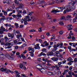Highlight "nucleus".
<instances>
[{
    "label": "nucleus",
    "instance_id": "f257e3e1",
    "mask_svg": "<svg viewBox=\"0 0 77 77\" xmlns=\"http://www.w3.org/2000/svg\"><path fill=\"white\" fill-rule=\"evenodd\" d=\"M60 9L61 10H63V9H66V10L67 12H69L70 11H71V7H70V5H67L65 7H60Z\"/></svg>",
    "mask_w": 77,
    "mask_h": 77
},
{
    "label": "nucleus",
    "instance_id": "f03ea898",
    "mask_svg": "<svg viewBox=\"0 0 77 77\" xmlns=\"http://www.w3.org/2000/svg\"><path fill=\"white\" fill-rule=\"evenodd\" d=\"M1 71H7L6 72V73H7V74H8L9 72H11V73H13V71H11V70H9V69H4L3 68H1Z\"/></svg>",
    "mask_w": 77,
    "mask_h": 77
},
{
    "label": "nucleus",
    "instance_id": "7ed1b4c3",
    "mask_svg": "<svg viewBox=\"0 0 77 77\" xmlns=\"http://www.w3.org/2000/svg\"><path fill=\"white\" fill-rule=\"evenodd\" d=\"M8 35L9 38H11V39H12L14 38V35L13 33L11 34L10 33H8Z\"/></svg>",
    "mask_w": 77,
    "mask_h": 77
},
{
    "label": "nucleus",
    "instance_id": "20e7f679",
    "mask_svg": "<svg viewBox=\"0 0 77 77\" xmlns=\"http://www.w3.org/2000/svg\"><path fill=\"white\" fill-rule=\"evenodd\" d=\"M21 15L20 14V13H18L16 15V19L17 20H21V19L20 18H21L22 17Z\"/></svg>",
    "mask_w": 77,
    "mask_h": 77
},
{
    "label": "nucleus",
    "instance_id": "39448f33",
    "mask_svg": "<svg viewBox=\"0 0 77 77\" xmlns=\"http://www.w3.org/2000/svg\"><path fill=\"white\" fill-rule=\"evenodd\" d=\"M5 56L6 57H7L8 59H9L10 60H14V57H10L9 55L6 54L5 55Z\"/></svg>",
    "mask_w": 77,
    "mask_h": 77
},
{
    "label": "nucleus",
    "instance_id": "423d86ee",
    "mask_svg": "<svg viewBox=\"0 0 77 77\" xmlns=\"http://www.w3.org/2000/svg\"><path fill=\"white\" fill-rule=\"evenodd\" d=\"M54 53L52 52L49 51L47 53V55L48 56H53Z\"/></svg>",
    "mask_w": 77,
    "mask_h": 77
},
{
    "label": "nucleus",
    "instance_id": "0eeeda50",
    "mask_svg": "<svg viewBox=\"0 0 77 77\" xmlns=\"http://www.w3.org/2000/svg\"><path fill=\"white\" fill-rule=\"evenodd\" d=\"M71 26H72V25L71 24H69L67 26V29H68V30H71L72 29V28L71 27Z\"/></svg>",
    "mask_w": 77,
    "mask_h": 77
},
{
    "label": "nucleus",
    "instance_id": "6e6552de",
    "mask_svg": "<svg viewBox=\"0 0 77 77\" xmlns=\"http://www.w3.org/2000/svg\"><path fill=\"white\" fill-rule=\"evenodd\" d=\"M52 60L54 61V62H56L58 60V58L57 57H53L51 59Z\"/></svg>",
    "mask_w": 77,
    "mask_h": 77
},
{
    "label": "nucleus",
    "instance_id": "1a4fd4ad",
    "mask_svg": "<svg viewBox=\"0 0 77 77\" xmlns=\"http://www.w3.org/2000/svg\"><path fill=\"white\" fill-rule=\"evenodd\" d=\"M60 12V11H57V10H54L52 11H51V13L56 14V13H57V12Z\"/></svg>",
    "mask_w": 77,
    "mask_h": 77
},
{
    "label": "nucleus",
    "instance_id": "9d476101",
    "mask_svg": "<svg viewBox=\"0 0 77 77\" xmlns=\"http://www.w3.org/2000/svg\"><path fill=\"white\" fill-rule=\"evenodd\" d=\"M30 18H31V19H28V21H30L31 20H32V21H35V17H33V16H31L30 17Z\"/></svg>",
    "mask_w": 77,
    "mask_h": 77
},
{
    "label": "nucleus",
    "instance_id": "9b49d317",
    "mask_svg": "<svg viewBox=\"0 0 77 77\" xmlns=\"http://www.w3.org/2000/svg\"><path fill=\"white\" fill-rule=\"evenodd\" d=\"M66 20H70V19L71 18V15H67L66 17Z\"/></svg>",
    "mask_w": 77,
    "mask_h": 77
},
{
    "label": "nucleus",
    "instance_id": "f8f14e48",
    "mask_svg": "<svg viewBox=\"0 0 77 77\" xmlns=\"http://www.w3.org/2000/svg\"><path fill=\"white\" fill-rule=\"evenodd\" d=\"M39 44H38L37 45L35 46V47H34L35 49H40V47L39 46Z\"/></svg>",
    "mask_w": 77,
    "mask_h": 77
},
{
    "label": "nucleus",
    "instance_id": "ddd939ff",
    "mask_svg": "<svg viewBox=\"0 0 77 77\" xmlns=\"http://www.w3.org/2000/svg\"><path fill=\"white\" fill-rule=\"evenodd\" d=\"M23 21L24 22V24L25 25H27V24H28V23H27V19H26V18L24 19Z\"/></svg>",
    "mask_w": 77,
    "mask_h": 77
},
{
    "label": "nucleus",
    "instance_id": "4468645a",
    "mask_svg": "<svg viewBox=\"0 0 77 77\" xmlns=\"http://www.w3.org/2000/svg\"><path fill=\"white\" fill-rule=\"evenodd\" d=\"M60 54V53L59 51H56L54 53V54H55V55H57V57H58V56H59V55Z\"/></svg>",
    "mask_w": 77,
    "mask_h": 77
},
{
    "label": "nucleus",
    "instance_id": "2eb2a0df",
    "mask_svg": "<svg viewBox=\"0 0 77 77\" xmlns=\"http://www.w3.org/2000/svg\"><path fill=\"white\" fill-rule=\"evenodd\" d=\"M0 29H2V30L4 32H5H5H7V31H8L7 30L6 31V29H5V28H3V26H1Z\"/></svg>",
    "mask_w": 77,
    "mask_h": 77
},
{
    "label": "nucleus",
    "instance_id": "dca6fc26",
    "mask_svg": "<svg viewBox=\"0 0 77 77\" xmlns=\"http://www.w3.org/2000/svg\"><path fill=\"white\" fill-rule=\"evenodd\" d=\"M69 71V70L68 69H67L66 70H64V72L63 73V75H65V73H67Z\"/></svg>",
    "mask_w": 77,
    "mask_h": 77
},
{
    "label": "nucleus",
    "instance_id": "f3484780",
    "mask_svg": "<svg viewBox=\"0 0 77 77\" xmlns=\"http://www.w3.org/2000/svg\"><path fill=\"white\" fill-rule=\"evenodd\" d=\"M39 56L41 57V56H42H42H45L46 54H45L43 52H42L40 54H39Z\"/></svg>",
    "mask_w": 77,
    "mask_h": 77
},
{
    "label": "nucleus",
    "instance_id": "a211bd4d",
    "mask_svg": "<svg viewBox=\"0 0 77 77\" xmlns=\"http://www.w3.org/2000/svg\"><path fill=\"white\" fill-rule=\"evenodd\" d=\"M5 3L7 4H11V1L10 0H7L5 2Z\"/></svg>",
    "mask_w": 77,
    "mask_h": 77
},
{
    "label": "nucleus",
    "instance_id": "6ab92c4d",
    "mask_svg": "<svg viewBox=\"0 0 77 77\" xmlns=\"http://www.w3.org/2000/svg\"><path fill=\"white\" fill-rule=\"evenodd\" d=\"M42 65L40 64H38V65H36V67L37 68V69H39V68H40V67H41V66H42Z\"/></svg>",
    "mask_w": 77,
    "mask_h": 77
},
{
    "label": "nucleus",
    "instance_id": "aec40b11",
    "mask_svg": "<svg viewBox=\"0 0 77 77\" xmlns=\"http://www.w3.org/2000/svg\"><path fill=\"white\" fill-rule=\"evenodd\" d=\"M72 72H71V71H70L68 72V73L69 74V76H70V77H72V75H71V74H72Z\"/></svg>",
    "mask_w": 77,
    "mask_h": 77
},
{
    "label": "nucleus",
    "instance_id": "412c9836",
    "mask_svg": "<svg viewBox=\"0 0 77 77\" xmlns=\"http://www.w3.org/2000/svg\"><path fill=\"white\" fill-rule=\"evenodd\" d=\"M19 5V8H22L24 6V5L21 3Z\"/></svg>",
    "mask_w": 77,
    "mask_h": 77
},
{
    "label": "nucleus",
    "instance_id": "4be33fe9",
    "mask_svg": "<svg viewBox=\"0 0 77 77\" xmlns=\"http://www.w3.org/2000/svg\"><path fill=\"white\" fill-rule=\"evenodd\" d=\"M48 74L49 75H53V73L50 72H48Z\"/></svg>",
    "mask_w": 77,
    "mask_h": 77
},
{
    "label": "nucleus",
    "instance_id": "5701e85b",
    "mask_svg": "<svg viewBox=\"0 0 77 77\" xmlns=\"http://www.w3.org/2000/svg\"><path fill=\"white\" fill-rule=\"evenodd\" d=\"M70 8L71 9V10H74L75 9V7L74 6V5H72L70 7Z\"/></svg>",
    "mask_w": 77,
    "mask_h": 77
},
{
    "label": "nucleus",
    "instance_id": "b1692460",
    "mask_svg": "<svg viewBox=\"0 0 77 77\" xmlns=\"http://www.w3.org/2000/svg\"><path fill=\"white\" fill-rule=\"evenodd\" d=\"M61 64H62V62H60L58 63V65H57V66H59V67H62V65H61Z\"/></svg>",
    "mask_w": 77,
    "mask_h": 77
},
{
    "label": "nucleus",
    "instance_id": "393cba45",
    "mask_svg": "<svg viewBox=\"0 0 77 77\" xmlns=\"http://www.w3.org/2000/svg\"><path fill=\"white\" fill-rule=\"evenodd\" d=\"M72 15H73V16L74 17H77V14L76 13H75V11H74L73 12V13Z\"/></svg>",
    "mask_w": 77,
    "mask_h": 77
},
{
    "label": "nucleus",
    "instance_id": "a878e982",
    "mask_svg": "<svg viewBox=\"0 0 77 77\" xmlns=\"http://www.w3.org/2000/svg\"><path fill=\"white\" fill-rule=\"evenodd\" d=\"M14 2L16 5H18L19 4V1H17V0H15L14 1Z\"/></svg>",
    "mask_w": 77,
    "mask_h": 77
},
{
    "label": "nucleus",
    "instance_id": "bb28decb",
    "mask_svg": "<svg viewBox=\"0 0 77 77\" xmlns=\"http://www.w3.org/2000/svg\"><path fill=\"white\" fill-rule=\"evenodd\" d=\"M5 42H8V41H9V39H8V38L7 37H5Z\"/></svg>",
    "mask_w": 77,
    "mask_h": 77
},
{
    "label": "nucleus",
    "instance_id": "cd10ccee",
    "mask_svg": "<svg viewBox=\"0 0 77 77\" xmlns=\"http://www.w3.org/2000/svg\"><path fill=\"white\" fill-rule=\"evenodd\" d=\"M28 14H27V15H32V14L33 13V12L32 11L31 12H29L28 11Z\"/></svg>",
    "mask_w": 77,
    "mask_h": 77
},
{
    "label": "nucleus",
    "instance_id": "c85d7f7f",
    "mask_svg": "<svg viewBox=\"0 0 77 77\" xmlns=\"http://www.w3.org/2000/svg\"><path fill=\"white\" fill-rule=\"evenodd\" d=\"M15 25L16 26V28H18V27H19V26H18V24L17 23H14Z\"/></svg>",
    "mask_w": 77,
    "mask_h": 77
},
{
    "label": "nucleus",
    "instance_id": "c756f323",
    "mask_svg": "<svg viewBox=\"0 0 77 77\" xmlns=\"http://www.w3.org/2000/svg\"><path fill=\"white\" fill-rule=\"evenodd\" d=\"M2 12L4 13V14L5 15H6L7 14H8V13H7V12H6V11L5 10H2Z\"/></svg>",
    "mask_w": 77,
    "mask_h": 77
},
{
    "label": "nucleus",
    "instance_id": "7c9ffc66",
    "mask_svg": "<svg viewBox=\"0 0 77 77\" xmlns=\"http://www.w3.org/2000/svg\"><path fill=\"white\" fill-rule=\"evenodd\" d=\"M0 57H1V59H4V57H5V55H4L3 54L1 55H0Z\"/></svg>",
    "mask_w": 77,
    "mask_h": 77
},
{
    "label": "nucleus",
    "instance_id": "2f4dec72",
    "mask_svg": "<svg viewBox=\"0 0 77 77\" xmlns=\"http://www.w3.org/2000/svg\"><path fill=\"white\" fill-rule=\"evenodd\" d=\"M56 68L58 71H60V69L59 68V66H57V65H56Z\"/></svg>",
    "mask_w": 77,
    "mask_h": 77
},
{
    "label": "nucleus",
    "instance_id": "473e14b6",
    "mask_svg": "<svg viewBox=\"0 0 77 77\" xmlns=\"http://www.w3.org/2000/svg\"><path fill=\"white\" fill-rule=\"evenodd\" d=\"M29 53H30V56L32 57H33V56H34V54H33V52H29Z\"/></svg>",
    "mask_w": 77,
    "mask_h": 77
},
{
    "label": "nucleus",
    "instance_id": "72a5a7b5",
    "mask_svg": "<svg viewBox=\"0 0 77 77\" xmlns=\"http://www.w3.org/2000/svg\"><path fill=\"white\" fill-rule=\"evenodd\" d=\"M3 33H4V31L2 30V29H0V34H3Z\"/></svg>",
    "mask_w": 77,
    "mask_h": 77
},
{
    "label": "nucleus",
    "instance_id": "f704fd0d",
    "mask_svg": "<svg viewBox=\"0 0 77 77\" xmlns=\"http://www.w3.org/2000/svg\"><path fill=\"white\" fill-rule=\"evenodd\" d=\"M59 35H62L63 34V31H61L59 32Z\"/></svg>",
    "mask_w": 77,
    "mask_h": 77
},
{
    "label": "nucleus",
    "instance_id": "c9c22d12",
    "mask_svg": "<svg viewBox=\"0 0 77 77\" xmlns=\"http://www.w3.org/2000/svg\"><path fill=\"white\" fill-rule=\"evenodd\" d=\"M9 45H11V46H13L14 45V44L13 43V42H11L10 43H9Z\"/></svg>",
    "mask_w": 77,
    "mask_h": 77
},
{
    "label": "nucleus",
    "instance_id": "e433bc0d",
    "mask_svg": "<svg viewBox=\"0 0 77 77\" xmlns=\"http://www.w3.org/2000/svg\"><path fill=\"white\" fill-rule=\"evenodd\" d=\"M23 55H24V54H21V56H22L23 59H26V57Z\"/></svg>",
    "mask_w": 77,
    "mask_h": 77
},
{
    "label": "nucleus",
    "instance_id": "4c0bfd02",
    "mask_svg": "<svg viewBox=\"0 0 77 77\" xmlns=\"http://www.w3.org/2000/svg\"><path fill=\"white\" fill-rule=\"evenodd\" d=\"M56 3V1H53V2H51L49 4V5H53V4H54Z\"/></svg>",
    "mask_w": 77,
    "mask_h": 77
},
{
    "label": "nucleus",
    "instance_id": "58836bf2",
    "mask_svg": "<svg viewBox=\"0 0 77 77\" xmlns=\"http://www.w3.org/2000/svg\"><path fill=\"white\" fill-rule=\"evenodd\" d=\"M23 66H23V64L21 63L20 66V68H21V69H23Z\"/></svg>",
    "mask_w": 77,
    "mask_h": 77
},
{
    "label": "nucleus",
    "instance_id": "ea45409f",
    "mask_svg": "<svg viewBox=\"0 0 77 77\" xmlns=\"http://www.w3.org/2000/svg\"><path fill=\"white\" fill-rule=\"evenodd\" d=\"M16 33L17 34H20V32L18 30L16 31Z\"/></svg>",
    "mask_w": 77,
    "mask_h": 77
},
{
    "label": "nucleus",
    "instance_id": "a19ab883",
    "mask_svg": "<svg viewBox=\"0 0 77 77\" xmlns=\"http://www.w3.org/2000/svg\"><path fill=\"white\" fill-rule=\"evenodd\" d=\"M57 48H54L52 51H53V52H55V51L57 50Z\"/></svg>",
    "mask_w": 77,
    "mask_h": 77
},
{
    "label": "nucleus",
    "instance_id": "79ce46f5",
    "mask_svg": "<svg viewBox=\"0 0 77 77\" xmlns=\"http://www.w3.org/2000/svg\"><path fill=\"white\" fill-rule=\"evenodd\" d=\"M42 28L41 27L38 29V31L39 32H42Z\"/></svg>",
    "mask_w": 77,
    "mask_h": 77
},
{
    "label": "nucleus",
    "instance_id": "37998d69",
    "mask_svg": "<svg viewBox=\"0 0 77 77\" xmlns=\"http://www.w3.org/2000/svg\"><path fill=\"white\" fill-rule=\"evenodd\" d=\"M40 38H41V39H45V36H44V35H41V36H40Z\"/></svg>",
    "mask_w": 77,
    "mask_h": 77
},
{
    "label": "nucleus",
    "instance_id": "c03bdc74",
    "mask_svg": "<svg viewBox=\"0 0 77 77\" xmlns=\"http://www.w3.org/2000/svg\"><path fill=\"white\" fill-rule=\"evenodd\" d=\"M12 46H10V45H8V47L6 48H12Z\"/></svg>",
    "mask_w": 77,
    "mask_h": 77
},
{
    "label": "nucleus",
    "instance_id": "a18cd8bd",
    "mask_svg": "<svg viewBox=\"0 0 77 77\" xmlns=\"http://www.w3.org/2000/svg\"><path fill=\"white\" fill-rule=\"evenodd\" d=\"M21 76H20V77H21L22 76V77H26V75L23 74H21Z\"/></svg>",
    "mask_w": 77,
    "mask_h": 77
},
{
    "label": "nucleus",
    "instance_id": "49530a36",
    "mask_svg": "<svg viewBox=\"0 0 77 77\" xmlns=\"http://www.w3.org/2000/svg\"><path fill=\"white\" fill-rule=\"evenodd\" d=\"M65 18V17L64 16H62L61 17V20H64Z\"/></svg>",
    "mask_w": 77,
    "mask_h": 77
},
{
    "label": "nucleus",
    "instance_id": "de8ad7c7",
    "mask_svg": "<svg viewBox=\"0 0 77 77\" xmlns=\"http://www.w3.org/2000/svg\"><path fill=\"white\" fill-rule=\"evenodd\" d=\"M35 32V29H32L29 30V32Z\"/></svg>",
    "mask_w": 77,
    "mask_h": 77
},
{
    "label": "nucleus",
    "instance_id": "09e8293b",
    "mask_svg": "<svg viewBox=\"0 0 77 77\" xmlns=\"http://www.w3.org/2000/svg\"><path fill=\"white\" fill-rule=\"evenodd\" d=\"M55 36L54 35L52 37H51V41H53V39H55Z\"/></svg>",
    "mask_w": 77,
    "mask_h": 77
},
{
    "label": "nucleus",
    "instance_id": "8fccbe9b",
    "mask_svg": "<svg viewBox=\"0 0 77 77\" xmlns=\"http://www.w3.org/2000/svg\"><path fill=\"white\" fill-rule=\"evenodd\" d=\"M73 23H75V22H77V20L75 19H74L73 20Z\"/></svg>",
    "mask_w": 77,
    "mask_h": 77
},
{
    "label": "nucleus",
    "instance_id": "3c124183",
    "mask_svg": "<svg viewBox=\"0 0 77 77\" xmlns=\"http://www.w3.org/2000/svg\"><path fill=\"white\" fill-rule=\"evenodd\" d=\"M59 24L60 25H61V26H63V23L62 22H60Z\"/></svg>",
    "mask_w": 77,
    "mask_h": 77
},
{
    "label": "nucleus",
    "instance_id": "603ef678",
    "mask_svg": "<svg viewBox=\"0 0 77 77\" xmlns=\"http://www.w3.org/2000/svg\"><path fill=\"white\" fill-rule=\"evenodd\" d=\"M26 46H27V44H24L22 46H21V47H26Z\"/></svg>",
    "mask_w": 77,
    "mask_h": 77
},
{
    "label": "nucleus",
    "instance_id": "864d4df0",
    "mask_svg": "<svg viewBox=\"0 0 77 77\" xmlns=\"http://www.w3.org/2000/svg\"><path fill=\"white\" fill-rule=\"evenodd\" d=\"M15 75L16 77H20V75H19V73H18V74H15Z\"/></svg>",
    "mask_w": 77,
    "mask_h": 77
},
{
    "label": "nucleus",
    "instance_id": "5fc2aeb1",
    "mask_svg": "<svg viewBox=\"0 0 77 77\" xmlns=\"http://www.w3.org/2000/svg\"><path fill=\"white\" fill-rule=\"evenodd\" d=\"M16 37L17 38L19 39V38H20V35H17Z\"/></svg>",
    "mask_w": 77,
    "mask_h": 77
},
{
    "label": "nucleus",
    "instance_id": "6e6d98bb",
    "mask_svg": "<svg viewBox=\"0 0 77 77\" xmlns=\"http://www.w3.org/2000/svg\"><path fill=\"white\" fill-rule=\"evenodd\" d=\"M68 48L70 50H71V46H69L68 47Z\"/></svg>",
    "mask_w": 77,
    "mask_h": 77
},
{
    "label": "nucleus",
    "instance_id": "4d7b16f0",
    "mask_svg": "<svg viewBox=\"0 0 77 77\" xmlns=\"http://www.w3.org/2000/svg\"><path fill=\"white\" fill-rule=\"evenodd\" d=\"M72 44L73 45V47H75V46H76V45L75 43H72Z\"/></svg>",
    "mask_w": 77,
    "mask_h": 77
},
{
    "label": "nucleus",
    "instance_id": "13d9d810",
    "mask_svg": "<svg viewBox=\"0 0 77 77\" xmlns=\"http://www.w3.org/2000/svg\"><path fill=\"white\" fill-rule=\"evenodd\" d=\"M74 62H77V58H75V59H74Z\"/></svg>",
    "mask_w": 77,
    "mask_h": 77
},
{
    "label": "nucleus",
    "instance_id": "bf43d9fd",
    "mask_svg": "<svg viewBox=\"0 0 77 77\" xmlns=\"http://www.w3.org/2000/svg\"><path fill=\"white\" fill-rule=\"evenodd\" d=\"M12 7L13 9H14L15 8V5H14V4H13Z\"/></svg>",
    "mask_w": 77,
    "mask_h": 77
},
{
    "label": "nucleus",
    "instance_id": "052dcab7",
    "mask_svg": "<svg viewBox=\"0 0 77 77\" xmlns=\"http://www.w3.org/2000/svg\"><path fill=\"white\" fill-rule=\"evenodd\" d=\"M41 58H38L37 59V60L38 62H40V61H41Z\"/></svg>",
    "mask_w": 77,
    "mask_h": 77
},
{
    "label": "nucleus",
    "instance_id": "680f3d73",
    "mask_svg": "<svg viewBox=\"0 0 77 77\" xmlns=\"http://www.w3.org/2000/svg\"><path fill=\"white\" fill-rule=\"evenodd\" d=\"M32 48L31 47H30L28 48V50H29V51H31Z\"/></svg>",
    "mask_w": 77,
    "mask_h": 77
},
{
    "label": "nucleus",
    "instance_id": "e2e57ef3",
    "mask_svg": "<svg viewBox=\"0 0 77 77\" xmlns=\"http://www.w3.org/2000/svg\"><path fill=\"white\" fill-rule=\"evenodd\" d=\"M24 27V25H20L19 28H23Z\"/></svg>",
    "mask_w": 77,
    "mask_h": 77
},
{
    "label": "nucleus",
    "instance_id": "0e129e2a",
    "mask_svg": "<svg viewBox=\"0 0 77 77\" xmlns=\"http://www.w3.org/2000/svg\"><path fill=\"white\" fill-rule=\"evenodd\" d=\"M31 51H32V53H33V52H34V48H32V49H31Z\"/></svg>",
    "mask_w": 77,
    "mask_h": 77
},
{
    "label": "nucleus",
    "instance_id": "69168bd1",
    "mask_svg": "<svg viewBox=\"0 0 77 77\" xmlns=\"http://www.w3.org/2000/svg\"><path fill=\"white\" fill-rule=\"evenodd\" d=\"M54 48H57V45H54Z\"/></svg>",
    "mask_w": 77,
    "mask_h": 77
},
{
    "label": "nucleus",
    "instance_id": "338daca9",
    "mask_svg": "<svg viewBox=\"0 0 77 77\" xmlns=\"http://www.w3.org/2000/svg\"><path fill=\"white\" fill-rule=\"evenodd\" d=\"M72 69V67L71 66L69 67V70H70V71H71Z\"/></svg>",
    "mask_w": 77,
    "mask_h": 77
},
{
    "label": "nucleus",
    "instance_id": "774afa93",
    "mask_svg": "<svg viewBox=\"0 0 77 77\" xmlns=\"http://www.w3.org/2000/svg\"><path fill=\"white\" fill-rule=\"evenodd\" d=\"M60 46H63V43L61 42L60 43Z\"/></svg>",
    "mask_w": 77,
    "mask_h": 77
}]
</instances>
